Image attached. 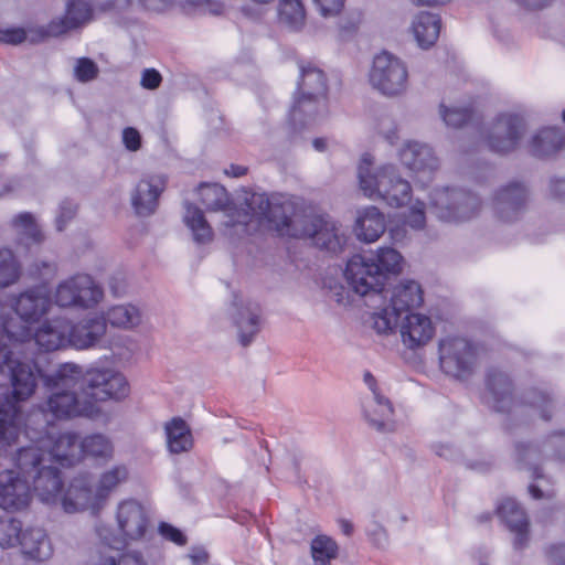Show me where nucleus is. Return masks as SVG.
<instances>
[{
    "label": "nucleus",
    "mask_w": 565,
    "mask_h": 565,
    "mask_svg": "<svg viewBox=\"0 0 565 565\" xmlns=\"http://www.w3.org/2000/svg\"><path fill=\"white\" fill-rule=\"evenodd\" d=\"M486 387L490 395L488 403L499 413H507L505 429L512 430L514 422L527 423L533 414L550 420L554 407L553 398L544 391L532 388L524 393L520 402L513 397V382L508 373L498 367L487 372Z\"/></svg>",
    "instance_id": "obj_1"
},
{
    "label": "nucleus",
    "mask_w": 565,
    "mask_h": 565,
    "mask_svg": "<svg viewBox=\"0 0 565 565\" xmlns=\"http://www.w3.org/2000/svg\"><path fill=\"white\" fill-rule=\"evenodd\" d=\"M0 373L9 379L10 392L6 393V403L0 405V414H12L17 413L15 404L29 399L35 392L38 381L41 379L45 387H58L60 385L53 382L46 384V377H55L56 370L53 373H46L35 361H30L26 351L19 345L12 347L7 351L0 352ZM1 423L6 425H13V422H6L0 418ZM15 427H18L15 425ZM19 430V428H17ZM19 433L13 440H10V445L0 444V449L4 447H11L17 441Z\"/></svg>",
    "instance_id": "obj_2"
},
{
    "label": "nucleus",
    "mask_w": 565,
    "mask_h": 565,
    "mask_svg": "<svg viewBox=\"0 0 565 565\" xmlns=\"http://www.w3.org/2000/svg\"><path fill=\"white\" fill-rule=\"evenodd\" d=\"M242 211H236L224 222L225 234L230 237L250 235L262 225L285 235L295 212L294 203L282 195L268 196L265 193H252L245 199Z\"/></svg>",
    "instance_id": "obj_3"
},
{
    "label": "nucleus",
    "mask_w": 565,
    "mask_h": 565,
    "mask_svg": "<svg viewBox=\"0 0 565 565\" xmlns=\"http://www.w3.org/2000/svg\"><path fill=\"white\" fill-rule=\"evenodd\" d=\"M46 384L55 382L62 386H78L95 402L120 401L128 396L129 384L126 377L113 369H90L83 373L79 365L65 363L56 369L55 377H46Z\"/></svg>",
    "instance_id": "obj_4"
},
{
    "label": "nucleus",
    "mask_w": 565,
    "mask_h": 565,
    "mask_svg": "<svg viewBox=\"0 0 565 565\" xmlns=\"http://www.w3.org/2000/svg\"><path fill=\"white\" fill-rule=\"evenodd\" d=\"M11 454L18 470L25 478L32 480L34 492L39 499L49 504L60 502L63 481L52 458L45 457L36 447H21Z\"/></svg>",
    "instance_id": "obj_5"
},
{
    "label": "nucleus",
    "mask_w": 565,
    "mask_h": 565,
    "mask_svg": "<svg viewBox=\"0 0 565 565\" xmlns=\"http://www.w3.org/2000/svg\"><path fill=\"white\" fill-rule=\"evenodd\" d=\"M358 178L365 196L382 199L392 207L403 206L411 201V184L401 178L393 164H385L372 173V161L369 156H364L358 168Z\"/></svg>",
    "instance_id": "obj_6"
},
{
    "label": "nucleus",
    "mask_w": 565,
    "mask_h": 565,
    "mask_svg": "<svg viewBox=\"0 0 565 565\" xmlns=\"http://www.w3.org/2000/svg\"><path fill=\"white\" fill-rule=\"evenodd\" d=\"M116 521L121 537L113 534L106 525L96 526L99 539L109 547L119 550L130 541L145 537L149 527V516L145 508L136 500H125L117 507Z\"/></svg>",
    "instance_id": "obj_7"
},
{
    "label": "nucleus",
    "mask_w": 565,
    "mask_h": 565,
    "mask_svg": "<svg viewBox=\"0 0 565 565\" xmlns=\"http://www.w3.org/2000/svg\"><path fill=\"white\" fill-rule=\"evenodd\" d=\"M433 213L445 222H465L479 215L480 196L462 188H437L430 193Z\"/></svg>",
    "instance_id": "obj_8"
},
{
    "label": "nucleus",
    "mask_w": 565,
    "mask_h": 565,
    "mask_svg": "<svg viewBox=\"0 0 565 565\" xmlns=\"http://www.w3.org/2000/svg\"><path fill=\"white\" fill-rule=\"evenodd\" d=\"M46 426L44 431L32 429L26 425L25 435L31 444L26 447H36L45 455L52 458L53 463L62 467L73 466L81 460V443L78 436L71 431L57 433L53 425Z\"/></svg>",
    "instance_id": "obj_9"
},
{
    "label": "nucleus",
    "mask_w": 565,
    "mask_h": 565,
    "mask_svg": "<svg viewBox=\"0 0 565 565\" xmlns=\"http://www.w3.org/2000/svg\"><path fill=\"white\" fill-rule=\"evenodd\" d=\"M423 302L420 285L414 280H405L397 285L391 297V302L381 311L373 313V328L379 334H387L397 326L403 315L411 313Z\"/></svg>",
    "instance_id": "obj_10"
},
{
    "label": "nucleus",
    "mask_w": 565,
    "mask_h": 565,
    "mask_svg": "<svg viewBox=\"0 0 565 565\" xmlns=\"http://www.w3.org/2000/svg\"><path fill=\"white\" fill-rule=\"evenodd\" d=\"M371 86L386 97L403 95L408 85V71L397 56L382 52L377 54L369 74Z\"/></svg>",
    "instance_id": "obj_11"
},
{
    "label": "nucleus",
    "mask_w": 565,
    "mask_h": 565,
    "mask_svg": "<svg viewBox=\"0 0 565 565\" xmlns=\"http://www.w3.org/2000/svg\"><path fill=\"white\" fill-rule=\"evenodd\" d=\"M103 296V289L90 275L76 274L56 286L54 302L60 308L90 309Z\"/></svg>",
    "instance_id": "obj_12"
},
{
    "label": "nucleus",
    "mask_w": 565,
    "mask_h": 565,
    "mask_svg": "<svg viewBox=\"0 0 565 565\" xmlns=\"http://www.w3.org/2000/svg\"><path fill=\"white\" fill-rule=\"evenodd\" d=\"M439 362L446 374L467 379L478 365V350L463 338H446L439 341Z\"/></svg>",
    "instance_id": "obj_13"
},
{
    "label": "nucleus",
    "mask_w": 565,
    "mask_h": 565,
    "mask_svg": "<svg viewBox=\"0 0 565 565\" xmlns=\"http://www.w3.org/2000/svg\"><path fill=\"white\" fill-rule=\"evenodd\" d=\"M51 394L46 401V411L55 418L87 417L96 419L102 415L100 407L88 398H79L78 386L46 387Z\"/></svg>",
    "instance_id": "obj_14"
},
{
    "label": "nucleus",
    "mask_w": 565,
    "mask_h": 565,
    "mask_svg": "<svg viewBox=\"0 0 565 565\" xmlns=\"http://www.w3.org/2000/svg\"><path fill=\"white\" fill-rule=\"evenodd\" d=\"M525 132V122L514 114H500L487 129L484 139L489 149L497 153L514 151Z\"/></svg>",
    "instance_id": "obj_15"
},
{
    "label": "nucleus",
    "mask_w": 565,
    "mask_h": 565,
    "mask_svg": "<svg viewBox=\"0 0 565 565\" xmlns=\"http://www.w3.org/2000/svg\"><path fill=\"white\" fill-rule=\"evenodd\" d=\"M344 276L352 290L362 297L379 295L385 286L379 267L370 257L362 255H354L348 260Z\"/></svg>",
    "instance_id": "obj_16"
},
{
    "label": "nucleus",
    "mask_w": 565,
    "mask_h": 565,
    "mask_svg": "<svg viewBox=\"0 0 565 565\" xmlns=\"http://www.w3.org/2000/svg\"><path fill=\"white\" fill-rule=\"evenodd\" d=\"M529 190L518 181L500 186L492 196L494 215L504 223L518 221L526 210Z\"/></svg>",
    "instance_id": "obj_17"
},
{
    "label": "nucleus",
    "mask_w": 565,
    "mask_h": 565,
    "mask_svg": "<svg viewBox=\"0 0 565 565\" xmlns=\"http://www.w3.org/2000/svg\"><path fill=\"white\" fill-rule=\"evenodd\" d=\"M228 316L237 329L238 341L248 347L262 328V309L258 303L244 300L234 294L228 307Z\"/></svg>",
    "instance_id": "obj_18"
},
{
    "label": "nucleus",
    "mask_w": 565,
    "mask_h": 565,
    "mask_svg": "<svg viewBox=\"0 0 565 565\" xmlns=\"http://www.w3.org/2000/svg\"><path fill=\"white\" fill-rule=\"evenodd\" d=\"M167 177L161 173L143 175L131 191V206L138 216H150L159 205V198L166 190Z\"/></svg>",
    "instance_id": "obj_19"
},
{
    "label": "nucleus",
    "mask_w": 565,
    "mask_h": 565,
    "mask_svg": "<svg viewBox=\"0 0 565 565\" xmlns=\"http://www.w3.org/2000/svg\"><path fill=\"white\" fill-rule=\"evenodd\" d=\"M402 163L414 172L419 182H429L439 168V159L426 143L409 141L399 151Z\"/></svg>",
    "instance_id": "obj_20"
},
{
    "label": "nucleus",
    "mask_w": 565,
    "mask_h": 565,
    "mask_svg": "<svg viewBox=\"0 0 565 565\" xmlns=\"http://www.w3.org/2000/svg\"><path fill=\"white\" fill-rule=\"evenodd\" d=\"M364 382L373 393V397L364 407V418L369 425L380 433H392L396 425L393 419L394 409L391 402L376 387V380L370 372L364 373Z\"/></svg>",
    "instance_id": "obj_21"
},
{
    "label": "nucleus",
    "mask_w": 565,
    "mask_h": 565,
    "mask_svg": "<svg viewBox=\"0 0 565 565\" xmlns=\"http://www.w3.org/2000/svg\"><path fill=\"white\" fill-rule=\"evenodd\" d=\"M52 306V299L44 287H32L19 294L12 301V308L21 321L18 324L29 327L46 315Z\"/></svg>",
    "instance_id": "obj_22"
},
{
    "label": "nucleus",
    "mask_w": 565,
    "mask_h": 565,
    "mask_svg": "<svg viewBox=\"0 0 565 565\" xmlns=\"http://www.w3.org/2000/svg\"><path fill=\"white\" fill-rule=\"evenodd\" d=\"M31 487L29 478L20 471L0 472V507L7 511H19L29 505Z\"/></svg>",
    "instance_id": "obj_23"
},
{
    "label": "nucleus",
    "mask_w": 565,
    "mask_h": 565,
    "mask_svg": "<svg viewBox=\"0 0 565 565\" xmlns=\"http://www.w3.org/2000/svg\"><path fill=\"white\" fill-rule=\"evenodd\" d=\"M68 329L70 321L67 319L47 320L34 333L31 331L29 340L21 344L18 343V345L25 351L34 345L46 352L56 351L70 345Z\"/></svg>",
    "instance_id": "obj_24"
},
{
    "label": "nucleus",
    "mask_w": 565,
    "mask_h": 565,
    "mask_svg": "<svg viewBox=\"0 0 565 565\" xmlns=\"http://www.w3.org/2000/svg\"><path fill=\"white\" fill-rule=\"evenodd\" d=\"M60 502L67 513L90 510L93 514H97L105 505L97 501V490L93 489L86 477L74 478L65 493L61 494Z\"/></svg>",
    "instance_id": "obj_25"
},
{
    "label": "nucleus",
    "mask_w": 565,
    "mask_h": 565,
    "mask_svg": "<svg viewBox=\"0 0 565 565\" xmlns=\"http://www.w3.org/2000/svg\"><path fill=\"white\" fill-rule=\"evenodd\" d=\"M403 344L415 350L426 345L435 334V328L429 317L420 313H406L398 320Z\"/></svg>",
    "instance_id": "obj_26"
},
{
    "label": "nucleus",
    "mask_w": 565,
    "mask_h": 565,
    "mask_svg": "<svg viewBox=\"0 0 565 565\" xmlns=\"http://www.w3.org/2000/svg\"><path fill=\"white\" fill-rule=\"evenodd\" d=\"M93 18V8L85 0H70L64 17L53 19L46 26V33L58 36L68 31L79 29Z\"/></svg>",
    "instance_id": "obj_27"
},
{
    "label": "nucleus",
    "mask_w": 565,
    "mask_h": 565,
    "mask_svg": "<svg viewBox=\"0 0 565 565\" xmlns=\"http://www.w3.org/2000/svg\"><path fill=\"white\" fill-rule=\"evenodd\" d=\"M497 513L507 527L515 535V550H523L529 542V519L523 509L511 498L501 501Z\"/></svg>",
    "instance_id": "obj_28"
},
{
    "label": "nucleus",
    "mask_w": 565,
    "mask_h": 565,
    "mask_svg": "<svg viewBox=\"0 0 565 565\" xmlns=\"http://www.w3.org/2000/svg\"><path fill=\"white\" fill-rule=\"evenodd\" d=\"M105 332L106 320L103 316H90L76 324L70 322V345L81 350L88 349L94 347Z\"/></svg>",
    "instance_id": "obj_29"
},
{
    "label": "nucleus",
    "mask_w": 565,
    "mask_h": 565,
    "mask_svg": "<svg viewBox=\"0 0 565 565\" xmlns=\"http://www.w3.org/2000/svg\"><path fill=\"white\" fill-rule=\"evenodd\" d=\"M328 114V96H307V94H295L290 108V120L297 125H306Z\"/></svg>",
    "instance_id": "obj_30"
},
{
    "label": "nucleus",
    "mask_w": 565,
    "mask_h": 565,
    "mask_svg": "<svg viewBox=\"0 0 565 565\" xmlns=\"http://www.w3.org/2000/svg\"><path fill=\"white\" fill-rule=\"evenodd\" d=\"M17 244L24 247L39 245L44 241V235L38 225L35 217L29 212L17 214L10 222Z\"/></svg>",
    "instance_id": "obj_31"
},
{
    "label": "nucleus",
    "mask_w": 565,
    "mask_h": 565,
    "mask_svg": "<svg viewBox=\"0 0 565 565\" xmlns=\"http://www.w3.org/2000/svg\"><path fill=\"white\" fill-rule=\"evenodd\" d=\"M20 546L25 555L36 561H45L53 553L51 541L46 532L41 527L23 530Z\"/></svg>",
    "instance_id": "obj_32"
},
{
    "label": "nucleus",
    "mask_w": 565,
    "mask_h": 565,
    "mask_svg": "<svg viewBox=\"0 0 565 565\" xmlns=\"http://www.w3.org/2000/svg\"><path fill=\"white\" fill-rule=\"evenodd\" d=\"M183 222L190 230L195 244L206 245L213 241V230L203 211L190 202L184 203Z\"/></svg>",
    "instance_id": "obj_33"
},
{
    "label": "nucleus",
    "mask_w": 565,
    "mask_h": 565,
    "mask_svg": "<svg viewBox=\"0 0 565 565\" xmlns=\"http://www.w3.org/2000/svg\"><path fill=\"white\" fill-rule=\"evenodd\" d=\"M355 231L360 239L375 242L385 231L384 215L375 206L365 207L356 220Z\"/></svg>",
    "instance_id": "obj_34"
},
{
    "label": "nucleus",
    "mask_w": 565,
    "mask_h": 565,
    "mask_svg": "<svg viewBox=\"0 0 565 565\" xmlns=\"http://www.w3.org/2000/svg\"><path fill=\"white\" fill-rule=\"evenodd\" d=\"M565 145V135L558 128H544L536 132L530 145V151L539 158L550 157Z\"/></svg>",
    "instance_id": "obj_35"
},
{
    "label": "nucleus",
    "mask_w": 565,
    "mask_h": 565,
    "mask_svg": "<svg viewBox=\"0 0 565 565\" xmlns=\"http://www.w3.org/2000/svg\"><path fill=\"white\" fill-rule=\"evenodd\" d=\"M299 71L300 79L296 93L307 94V96H328L327 78L322 70L310 63H299Z\"/></svg>",
    "instance_id": "obj_36"
},
{
    "label": "nucleus",
    "mask_w": 565,
    "mask_h": 565,
    "mask_svg": "<svg viewBox=\"0 0 565 565\" xmlns=\"http://www.w3.org/2000/svg\"><path fill=\"white\" fill-rule=\"evenodd\" d=\"M167 446L171 454L189 451L193 446L192 433L189 425L181 417H174L164 426Z\"/></svg>",
    "instance_id": "obj_37"
},
{
    "label": "nucleus",
    "mask_w": 565,
    "mask_h": 565,
    "mask_svg": "<svg viewBox=\"0 0 565 565\" xmlns=\"http://www.w3.org/2000/svg\"><path fill=\"white\" fill-rule=\"evenodd\" d=\"M322 222L323 225L318 226L317 233L311 236L315 245L334 254L341 252L345 244V236L340 233L335 222L329 216L322 215Z\"/></svg>",
    "instance_id": "obj_38"
},
{
    "label": "nucleus",
    "mask_w": 565,
    "mask_h": 565,
    "mask_svg": "<svg viewBox=\"0 0 565 565\" xmlns=\"http://www.w3.org/2000/svg\"><path fill=\"white\" fill-rule=\"evenodd\" d=\"M440 18L430 12H420L413 22V31L422 47L435 44L440 33Z\"/></svg>",
    "instance_id": "obj_39"
},
{
    "label": "nucleus",
    "mask_w": 565,
    "mask_h": 565,
    "mask_svg": "<svg viewBox=\"0 0 565 565\" xmlns=\"http://www.w3.org/2000/svg\"><path fill=\"white\" fill-rule=\"evenodd\" d=\"M129 476L128 468L125 465H116L100 475L97 490V501L106 503L110 493Z\"/></svg>",
    "instance_id": "obj_40"
},
{
    "label": "nucleus",
    "mask_w": 565,
    "mask_h": 565,
    "mask_svg": "<svg viewBox=\"0 0 565 565\" xmlns=\"http://www.w3.org/2000/svg\"><path fill=\"white\" fill-rule=\"evenodd\" d=\"M323 225L322 215L305 214L295 210L285 235L302 238H311L317 233V227Z\"/></svg>",
    "instance_id": "obj_41"
},
{
    "label": "nucleus",
    "mask_w": 565,
    "mask_h": 565,
    "mask_svg": "<svg viewBox=\"0 0 565 565\" xmlns=\"http://www.w3.org/2000/svg\"><path fill=\"white\" fill-rule=\"evenodd\" d=\"M305 8L300 0H280L278 4L279 22L291 31H298L305 24Z\"/></svg>",
    "instance_id": "obj_42"
},
{
    "label": "nucleus",
    "mask_w": 565,
    "mask_h": 565,
    "mask_svg": "<svg viewBox=\"0 0 565 565\" xmlns=\"http://www.w3.org/2000/svg\"><path fill=\"white\" fill-rule=\"evenodd\" d=\"M199 194L202 204L209 211H226L231 200L226 189L220 184L202 183L199 186Z\"/></svg>",
    "instance_id": "obj_43"
},
{
    "label": "nucleus",
    "mask_w": 565,
    "mask_h": 565,
    "mask_svg": "<svg viewBox=\"0 0 565 565\" xmlns=\"http://www.w3.org/2000/svg\"><path fill=\"white\" fill-rule=\"evenodd\" d=\"M105 320L114 327L130 329L141 322V312L134 305H118L107 311Z\"/></svg>",
    "instance_id": "obj_44"
},
{
    "label": "nucleus",
    "mask_w": 565,
    "mask_h": 565,
    "mask_svg": "<svg viewBox=\"0 0 565 565\" xmlns=\"http://www.w3.org/2000/svg\"><path fill=\"white\" fill-rule=\"evenodd\" d=\"M370 258L383 274L384 282H386L390 275H398L402 270L403 257L394 248L382 247L375 255L370 256Z\"/></svg>",
    "instance_id": "obj_45"
},
{
    "label": "nucleus",
    "mask_w": 565,
    "mask_h": 565,
    "mask_svg": "<svg viewBox=\"0 0 565 565\" xmlns=\"http://www.w3.org/2000/svg\"><path fill=\"white\" fill-rule=\"evenodd\" d=\"M113 444L105 435L93 434L81 441V457L85 455L96 459L109 460L113 458Z\"/></svg>",
    "instance_id": "obj_46"
},
{
    "label": "nucleus",
    "mask_w": 565,
    "mask_h": 565,
    "mask_svg": "<svg viewBox=\"0 0 565 565\" xmlns=\"http://www.w3.org/2000/svg\"><path fill=\"white\" fill-rule=\"evenodd\" d=\"M311 556L316 565H330L338 557L339 546L337 542L327 535H317L310 545Z\"/></svg>",
    "instance_id": "obj_47"
},
{
    "label": "nucleus",
    "mask_w": 565,
    "mask_h": 565,
    "mask_svg": "<svg viewBox=\"0 0 565 565\" xmlns=\"http://www.w3.org/2000/svg\"><path fill=\"white\" fill-rule=\"evenodd\" d=\"M514 457L521 469H529L532 471L533 478L539 479L542 477L541 470L536 465L541 458V450L536 446L532 444L516 443Z\"/></svg>",
    "instance_id": "obj_48"
},
{
    "label": "nucleus",
    "mask_w": 565,
    "mask_h": 565,
    "mask_svg": "<svg viewBox=\"0 0 565 565\" xmlns=\"http://www.w3.org/2000/svg\"><path fill=\"white\" fill-rule=\"evenodd\" d=\"M20 277V265L10 249H0V288L14 284Z\"/></svg>",
    "instance_id": "obj_49"
},
{
    "label": "nucleus",
    "mask_w": 565,
    "mask_h": 565,
    "mask_svg": "<svg viewBox=\"0 0 565 565\" xmlns=\"http://www.w3.org/2000/svg\"><path fill=\"white\" fill-rule=\"evenodd\" d=\"M22 523L14 518L0 521V546L2 548L21 545Z\"/></svg>",
    "instance_id": "obj_50"
},
{
    "label": "nucleus",
    "mask_w": 565,
    "mask_h": 565,
    "mask_svg": "<svg viewBox=\"0 0 565 565\" xmlns=\"http://www.w3.org/2000/svg\"><path fill=\"white\" fill-rule=\"evenodd\" d=\"M440 114L445 124L455 128L463 126L471 118V110L468 108H446L441 105Z\"/></svg>",
    "instance_id": "obj_51"
},
{
    "label": "nucleus",
    "mask_w": 565,
    "mask_h": 565,
    "mask_svg": "<svg viewBox=\"0 0 565 565\" xmlns=\"http://www.w3.org/2000/svg\"><path fill=\"white\" fill-rule=\"evenodd\" d=\"M376 130L390 145L398 140L397 125L391 115L383 114L377 118Z\"/></svg>",
    "instance_id": "obj_52"
},
{
    "label": "nucleus",
    "mask_w": 565,
    "mask_h": 565,
    "mask_svg": "<svg viewBox=\"0 0 565 565\" xmlns=\"http://www.w3.org/2000/svg\"><path fill=\"white\" fill-rule=\"evenodd\" d=\"M98 72L97 64L88 57L78 58L74 68L75 77L82 83L95 79Z\"/></svg>",
    "instance_id": "obj_53"
},
{
    "label": "nucleus",
    "mask_w": 565,
    "mask_h": 565,
    "mask_svg": "<svg viewBox=\"0 0 565 565\" xmlns=\"http://www.w3.org/2000/svg\"><path fill=\"white\" fill-rule=\"evenodd\" d=\"M100 565H148L143 555L137 551H128L119 555L116 559L114 557H106Z\"/></svg>",
    "instance_id": "obj_54"
},
{
    "label": "nucleus",
    "mask_w": 565,
    "mask_h": 565,
    "mask_svg": "<svg viewBox=\"0 0 565 565\" xmlns=\"http://www.w3.org/2000/svg\"><path fill=\"white\" fill-rule=\"evenodd\" d=\"M77 206L70 200H63L58 206L57 214L55 217V225L57 231H63L70 221H72L76 214Z\"/></svg>",
    "instance_id": "obj_55"
},
{
    "label": "nucleus",
    "mask_w": 565,
    "mask_h": 565,
    "mask_svg": "<svg viewBox=\"0 0 565 565\" xmlns=\"http://www.w3.org/2000/svg\"><path fill=\"white\" fill-rule=\"evenodd\" d=\"M57 271V265L54 262L40 260L33 264L31 274L43 282L51 281Z\"/></svg>",
    "instance_id": "obj_56"
},
{
    "label": "nucleus",
    "mask_w": 565,
    "mask_h": 565,
    "mask_svg": "<svg viewBox=\"0 0 565 565\" xmlns=\"http://www.w3.org/2000/svg\"><path fill=\"white\" fill-rule=\"evenodd\" d=\"M425 204L418 201L409 209L405 224L414 230H422L425 226Z\"/></svg>",
    "instance_id": "obj_57"
},
{
    "label": "nucleus",
    "mask_w": 565,
    "mask_h": 565,
    "mask_svg": "<svg viewBox=\"0 0 565 565\" xmlns=\"http://www.w3.org/2000/svg\"><path fill=\"white\" fill-rule=\"evenodd\" d=\"M26 33L22 28L0 29V43L17 45L24 42Z\"/></svg>",
    "instance_id": "obj_58"
},
{
    "label": "nucleus",
    "mask_w": 565,
    "mask_h": 565,
    "mask_svg": "<svg viewBox=\"0 0 565 565\" xmlns=\"http://www.w3.org/2000/svg\"><path fill=\"white\" fill-rule=\"evenodd\" d=\"M159 533L166 539L178 545H185V535L177 527L169 523L162 522L159 525Z\"/></svg>",
    "instance_id": "obj_59"
},
{
    "label": "nucleus",
    "mask_w": 565,
    "mask_h": 565,
    "mask_svg": "<svg viewBox=\"0 0 565 565\" xmlns=\"http://www.w3.org/2000/svg\"><path fill=\"white\" fill-rule=\"evenodd\" d=\"M323 17H333L341 12L344 0H313Z\"/></svg>",
    "instance_id": "obj_60"
},
{
    "label": "nucleus",
    "mask_w": 565,
    "mask_h": 565,
    "mask_svg": "<svg viewBox=\"0 0 565 565\" xmlns=\"http://www.w3.org/2000/svg\"><path fill=\"white\" fill-rule=\"evenodd\" d=\"M162 82L161 74L154 68H146L142 71L140 85L145 89H157Z\"/></svg>",
    "instance_id": "obj_61"
},
{
    "label": "nucleus",
    "mask_w": 565,
    "mask_h": 565,
    "mask_svg": "<svg viewBox=\"0 0 565 565\" xmlns=\"http://www.w3.org/2000/svg\"><path fill=\"white\" fill-rule=\"evenodd\" d=\"M122 142L129 151H137L141 147V136L136 128L127 127L122 131Z\"/></svg>",
    "instance_id": "obj_62"
},
{
    "label": "nucleus",
    "mask_w": 565,
    "mask_h": 565,
    "mask_svg": "<svg viewBox=\"0 0 565 565\" xmlns=\"http://www.w3.org/2000/svg\"><path fill=\"white\" fill-rule=\"evenodd\" d=\"M545 447L561 448L557 450V456H565V431H557L550 435L545 441Z\"/></svg>",
    "instance_id": "obj_63"
},
{
    "label": "nucleus",
    "mask_w": 565,
    "mask_h": 565,
    "mask_svg": "<svg viewBox=\"0 0 565 565\" xmlns=\"http://www.w3.org/2000/svg\"><path fill=\"white\" fill-rule=\"evenodd\" d=\"M547 554L554 565H565V544L552 545Z\"/></svg>",
    "instance_id": "obj_64"
}]
</instances>
